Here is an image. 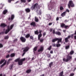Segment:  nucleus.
Masks as SVG:
<instances>
[{"label": "nucleus", "mask_w": 76, "mask_h": 76, "mask_svg": "<svg viewBox=\"0 0 76 76\" xmlns=\"http://www.w3.org/2000/svg\"><path fill=\"white\" fill-rule=\"evenodd\" d=\"M11 1H12V0H8V1L9 3H11Z\"/></svg>", "instance_id": "51"}, {"label": "nucleus", "mask_w": 76, "mask_h": 76, "mask_svg": "<svg viewBox=\"0 0 76 76\" xmlns=\"http://www.w3.org/2000/svg\"><path fill=\"white\" fill-rule=\"evenodd\" d=\"M72 56L69 54H68L67 55L66 57V59L65 58H63V60L64 61H65L66 62H68L69 61H70L71 59H72Z\"/></svg>", "instance_id": "2"}, {"label": "nucleus", "mask_w": 76, "mask_h": 76, "mask_svg": "<svg viewBox=\"0 0 76 76\" xmlns=\"http://www.w3.org/2000/svg\"><path fill=\"white\" fill-rule=\"evenodd\" d=\"M55 30H53V34H55Z\"/></svg>", "instance_id": "57"}, {"label": "nucleus", "mask_w": 76, "mask_h": 76, "mask_svg": "<svg viewBox=\"0 0 76 76\" xmlns=\"http://www.w3.org/2000/svg\"><path fill=\"white\" fill-rule=\"evenodd\" d=\"M64 9V8H63V7H60V9L61 10H63Z\"/></svg>", "instance_id": "37"}, {"label": "nucleus", "mask_w": 76, "mask_h": 76, "mask_svg": "<svg viewBox=\"0 0 76 76\" xmlns=\"http://www.w3.org/2000/svg\"><path fill=\"white\" fill-rule=\"evenodd\" d=\"M68 39V38L67 37L65 39V42H69V40Z\"/></svg>", "instance_id": "22"}, {"label": "nucleus", "mask_w": 76, "mask_h": 76, "mask_svg": "<svg viewBox=\"0 0 76 76\" xmlns=\"http://www.w3.org/2000/svg\"><path fill=\"white\" fill-rule=\"evenodd\" d=\"M63 71H62L60 73L59 76H64V75H63Z\"/></svg>", "instance_id": "13"}, {"label": "nucleus", "mask_w": 76, "mask_h": 76, "mask_svg": "<svg viewBox=\"0 0 76 76\" xmlns=\"http://www.w3.org/2000/svg\"><path fill=\"white\" fill-rule=\"evenodd\" d=\"M69 45L67 46H66L65 47V49L66 50H67V49H69Z\"/></svg>", "instance_id": "29"}, {"label": "nucleus", "mask_w": 76, "mask_h": 76, "mask_svg": "<svg viewBox=\"0 0 76 76\" xmlns=\"http://www.w3.org/2000/svg\"><path fill=\"white\" fill-rule=\"evenodd\" d=\"M10 57V55H8L6 56V58H8Z\"/></svg>", "instance_id": "49"}, {"label": "nucleus", "mask_w": 76, "mask_h": 76, "mask_svg": "<svg viewBox=\"0 0 76 76\" xmlns=\"http://www.w3.org/2000/svg\"><path fill=\"white\" fill-rule=\"evenodd\" d=\"M46 33H43V36L44 37V36L46 35Z\"/></svg>", "instance_id": "50"}, {"label": "nucleus", "mask_w": 76, "mask_h": 76, "mask_svg": "<svg viewBox=\"0 0 76 76\" xmlns=\"http://www.w3.org/2000/svg\"><path fill=\"white\" fill-rule=\"evenodd\" d=\"M3 47V45L2 44H0V48H1Z\"/></svg>", "instance_id": "41"}, {"label": "nucleus", "mask_w": 76, "mask_h": 76, "mask_svg": "<svg viewBox=\"0 0 76 76\" xmlns=\"http://www.w3.org/2000/svg\"><path fill=\"white\" fill-rule=\"evenodd\" d=\"M31 72V70L30 69H28L27 70L26 72L27 73H29Z\"/></svg>", "instance_id": "28"}, {"label": "nucleus", "mask_w": 76, "mask_h": 76, "mask_svg": "<svg viewBox=\"0 0 76 76\" xmlns=\"http://www.w3.org/2000/svg\"><path fill=\"white\" fill-rule=\"evenodd\" d=\"M39 7V5L37 3L33 5L31 8V9L32 10H33L35 8H38Z\"/></svg>", "instance_id": "6"}, {"label": "nucleus", "mask_w": 76, "mask_h": 76, "mask_svg": "<svg viewBox=\"0 0 76 76\" xmlns=\"http://www.w3.org/2000/svg\"><path fill=\"white\" fill-rule=\"evenodd\" d=\"M66 12H69V10L66 9Z\"/></svg>", "instance_id": "44"}, {"label": "nucleus", "mask_w": 76, "mask_h": 76, "mask_svg": "<svg viewBox=\"0 0 76 76\" xmlns=\"http://www.w3.org/2000/svg\"><path fill=\"white\" fill-rule=\"evenodd\" d=\"M51 47H52V46L51 45L48 48V50H50L51 49Z\"/></svg>", "instance_id": "35"}, {"label": "nucleus", "mask_w": 76, "mask_h": 76, "mask_svg": "<svg viewBox=\"0 0 76 76\" xmlns=\"http://www.w3.org/2000/svg\"><path fill=\"white\" fill-rule=\"evenodd\" d=\"M9 63V61H8V62H7V64H8Z\"/></svg>", "instance_id": "62"}, {"label": "nucleus", "mask_w": 76, "mask_h": 76, "mask_svg": "<svg viewBox=\"0 0 76 76\" xmlns=\"http://www.w3.org/2000/svg\"><path fill=\"white\" fill-rule=\"evenodd\" d=\"M28 49H29V48L28 47H26V48H25L24 50H23L24 53H23V55H22V56H23L25 54V52H27L28 50Z\"/></svg>", "instance_id": "8"}, {"label": "nucleus", "mask_w": 76, "mask_h": 76, "mask_svg": "<svg viewBox=\"0 0 76 76\" xmlns=\"http://www.w3.org/2000/svg\"><path fill=\"white\" fill-rule=\"evenodd\" d=\"M70 6H71L72 7H74L75 5L73 4L72 1H69V3L68 4V8H70Z\"/></svg>", "instance_id": "7"}, {"label": "nucleus", "mask_w": 76, "mask_h": 76, "mask_svg": "<svg viewBox=\"0 0 76 76\" xmlns=\"http://www.w3.org/2000/svg\"><path fill=\"white\" fill-rule=\"evenodd\" d=\"M74 39H76V35L74 36Z\"/></svg>", "instance_id": "61"}, {"label": "nucleus", "mask_w": 76, "mask_h": 76, "mask_svg": "<svg viewBox=\"0 0 76 76\" xmlns=\"http://www.w3.org/2000/svg\"><path fill=\"white\" fill-rule=\"evenodd\" d=\"M61 45L60 44H56V46L57 47H60Z\"/></svg>", "instance_id": "33"}, {"label": "nucleus", "mask_w": 76, "mask_h": 76, "mask_svg": "<svg viewBox=\"0 0 76 76\" xmlns=\"http://www.w3.org/2000/svg\"><path fill=\"white\" fill-rule=\"evenodd\" d=\"M30 39L33 40L34 39L33 37L32 36H31L30 37Z\"/></svg>", "instance_id": "39"}, {"label": "nucleus", "mask_w": 76, "mask_h": 76, "mask_svg": "<svg viewBox=\"0 0 76 76\" xmlns=\"http://www.w3.org/2000/svg\"><path fill=\"white\" fill-rule=\"evenodd\" d=\"M22 2H26V0H21Z\"/></svg>", "instance_id": "46"}, {"label": "nucleus", "mask_w": 76, "mask_h": 76, "mask_svg": "<svg viewBox=\"0 0 76 76\" xmlns=\"http://www.w3.org/2000/svg\"><path fill=\"white\" fill-rule=\"evenodd\" d=\"M25 11L27 12H29L30 11V10L29 8L25 9Z\"/></svg>", "instance_id": "14"}, {"label": "nucleus", "mask_w": 76, "mask_h": 76, "mask_svg": "<svg viewBox=\"0 0 76 76\" xmlns=\"http://www.w3.org/2000/svg\"><path fill=\"white\" fill-rule=\"evenodd\" d=\"M56 34H57L58 35H61V33L60 32L57 31L56 32Z\"/></svg>", "instance_id": "16"}, {"label": "nucleus", "mask_w": 76, "mask_h": 76, "mask_svg": "<svg viewBox=\"0 0 76 76\" xmlns=\"http://www.w3.org/2000/svg\"><path fill=\"white\" fill-rule=\"evenodd\" d=\"M52 23H50L49 24V26H51L52 25Z\"/></svg>", "instance_id": "54"}, {"label": "nucleus", "mask_w": 76, "mask_h": 76, "mask_svg": "<svg viewBox=\"0 0 76 76\" xmlns=\"http://www.w3.org/2000/svg\"><path fill=\"white\" fill-rule=\"evenodd\" d=\"M37 47H36L34 48V54H35L34 51H36L37 50Z\"/></svg>", "instance_id": "20"}, {"label": "nucleus", "mask_w": 76, "mask_h": 76, "mask_svg": "<svg viewBox=\"0 0 76 76\" xmlns=\"http://www.w3.org/2000/svg\"><path fill=\"white\" fill-rule=\"evenodd\" d=\"M31 25L33 26H36L35 23V22H33L31 23Z\"/></svg>", "instance_id": "15"}, {"label": "nucleus", "mask_w": 76, "mask_h": 76, "mask_svg": "<svg viewBox=\"0 0 76 76\" xmlns=\"http://www.w3.org/2000/svg\"><path fill=\"white\" fill-rule=\"evenodd\" d=\"M56 45L55 44H52V46L53 47H56Z\"/></svg>", "instance_id": "45"}, {"label": "nucleus", "mask_w": 76, "mask_h": 76, "mask_svg": "<svg viewBox=\"0 0 76 76\" xmlns=\"http://www.w3.org/2000/svg\"><path fill=\"white\" fill-rule=\"evenodd\" d=\"M42 36V34H40L39 35H38V39L40 40V38Z\"/></svg>", "instance_id": "19"}, {"label": "nucleus", "mask_w": 76, "mask_h": 76, "mask_svg": "<svg viewBox=\"0 0 76 76\" xmlns=\"http://www.w3.org/2000/svg\"><path fill=\"white\" fill-rule=\"evenodd\" d=\"M74 75V73H71L70 74V76H73Z\"/></svg>", "instance_id": "42"}, {"label": "nucleus", "mask_w": 76, "mask_h": 76, "mask_svg": "<svg viewBox=\"0 0 76 76\" xmlns=\"http://www.w3.org/2000/svg\"><path fill=\"white\" fill-rule=\"evenodd\" d=\"M13 26H14L13 24L11 26L10 28L9 27V26H7V29L6 30L5 34H7L8 33V32L12 29V28H13Z\"/></svg>", "instance_id": "3"}, {"label": "nucleus", "mask_w": 76, "mask_h": 76, "mask_svg": "<svg viewBox=\"0 0 76 76\" xmlns=\"http://www.w3.org/2000/svg\"><path fill=\"white\" fill-rule=\"evenodd\" d=\"M38 13L39 15H41V10H40L39 11H38L37 12Z\"/></svg>", "instance_id": "30"}, {"label": "nucleus", "mask_w": 76, "mask_h": 76, "mask_svg": "<svg viewBox=\"0 0 76 76\" xmlns=\"http://www.w3.org/2000/svg\"><path fill=\"white\" fill-rule=\"evenodd\" d=\"M14 18V15H12L11 16V18H10L9 19V20H13V19Z\"/></svg>", "instance_id": "12"}, {"label": "nucleus", "mask_w": 76, "mask_h": 76, "mask_svg": "<svg viewBox=\"0 0 76 76\" xmlns=\"http://www.w3.org/2000/svg\"><path fill=\"white\" fill-rule=\"evenodd\" d=\"M30 36V35L29 34H28L26 36V38H28Z\"/></svg>", "instance_id": "26"}, {"label": "nucleus", "mask_w": 76, "mask_h": 76, "mask_svg": "<svg viewBox=\"0 0 76 76\" xmlns=\"http://www.w3.org/2000/svg\"><path fill=\"white\" fill-rule=\"evenodd\" d=\"M15 56V53H12L10 55V57H14Z\"/></svg>", "instance_id": "24"}, {"label": "nucleus", "mask_w": 76, "mask_h": 76, "mask_svg": "<svg viewBox=\"0 0 76 76\" xmlns=\"http://www.w3.org/2000/svg\"><path fill=\"white\" fill-rule=\"evenodd\" d=\"M42 31V30H39V33L40 34H41V33Z\"/></svg>", "instance_id": "58"}, {"label": "nucleus", "mask_w": 76, "mask_h": 76, "mask_svg": "<svg viewBox=\"0 0 76 76\" xmlns=\"http://www.w3.org/2000/svg\"><path fill=\"white\" fill-rule=\"evenodd\" d=\"M68 22V21L67 20H65V23H66Z\"/></svg>", "instance_id": "59"}, {"label": "nucleus", "mask_w": 76, "mask_h": 76, "mask_svg": "<svg viewBox=\"0 0 76 76\" xmlns=\"http://www.w3.org/2000/svg\"><path fill=\"white\" fill-rule=\"evenodd\" d=\"M62 40V38H56V39H53L52 40V42H56V41L58 40V44L59 42H61V41Z\"/></svg>", "instance_id": "5"}, {"label": "nucleus", "mask_w": 76, "mask_h": 76, "mask_svg": "<svg viewBox=\"0 0 76 76\" xmlns=\"http://www.w3.org/2000/svg\"><path fill=\"white\" fill-rule=\"evenodd\" d=\"M7 10H5L3 12V14L4 15H5L7 13Z\"/></svg>", "instance_id": "18"}, {"label": "nucleus", "mask_w": 76, "mask_h": 76, "mask_svg": "<svg viewBox=\"0 0 76 76\" xmlns=\"http://www.w3.org/2000/svg\"><path fill=\"white\" fill-rule=\"evenodd\" d=\"M50 19H51L50 16H49L48 17V19L49 20Z\"/></svg>", "instance_id": "43"}, {"label": "nucleus", "mask_w": 76, "mask_h": 76, "mask_svg": "<svg viewBox=\"0 0 76 76\" xmlns=\"http://www.w3.org/2000/svg\"><path fill=\"white\" fill-rule=\"evenodd\" d=\"M52 31H53V29L52 28H50V32H52Z\"/></svg>", "instance_id": "52"}, {"label": "nucleus", "mask_w": 76, "mask_h": 76, "mask_svg": "<svg viewBox=\"0 0 76 76\" xmlns=\"http://www.w3.org/2000/svg\"><path fill=\"white\" fill-rule=\"evenodd\" d=\"M53 7H50V9H49V10H50L51 9H52Z\"/></svg>", "instance_id": "55"}, {"label": "nucleus", "mask_w": 76, "mask_h": 76, "mask_svg": "<svg viewBox=\"0 0 76 76\" xmlns=\"http://www.w3.org/2000/svg\"><path fill=\"white\" fill-rule=\"evenodd\" d=\"M13 66L12 65H11L10 66V70L12 69Z\"/></svg>", "instance_id": "36"}, {"label": "nucleus", "mask_w": 76, "mask_h": 76, "mask_svg": "<svg viewBox=\"0 0 76 76\" xmlns=\"http://www.w3.org/2000/svg\"><path fill=\"white\" fill-rule=\"evenodd\" d=\"M12 58H10V59H9V60H8V61H12Z\"/></svg>", "instance_id": "47"}, {"label": "nucleus", "mask_w": 76, "mask_h": 76, "mask_svg": "<svg viewBox=\"0 0 76 76\" xmlns=\"http://www.w3.org/2000/svg\"><path fill=\"white\" fill-rule=\"evenodd\" d=\"M40 76H44V75L42 74V75H40Z\"/></svg>", "instance_id": "64"}, {"label": "nucleus", "mask_w": 76, "mask_h": 76, "mask_svg": "<svg viewBox=\"0 0 76 76\" xmlns=\"http://www.w3.org/2000/svg\"><path fill=\"white\" fill-rule=\"evenodd\" d=\"M51 56V55L50 54H48V58H50Z\"/></svg>", "instance_id": "38"}, {"label": "nucleus", "mask_w": 76, "mask_h": 76, "mask_svg": "<svg viewBox=\"0 0 76 76\" xmlns=\"http://www.w3.org/2000/svg\"><path fill=\"white\" fill-rule=\"evenodd\" d=\"M64 27H65V29H68L69 28V26H68L65 25Z\"/></svg>", "instance_id": "27"}, {"label": "nucleus", "mask_w": 76, "mask_h": 76, "mask_svg": "<svg viewBox=\"0 0 76 76\" xmlns=\"http://www.w3.org/2000/svg\"><path fill=\"white\" fill-rule=\"evenodd\" d=\"M20 39L21 40L22 42H25L26 41V39L25 38H24L23 37H21L20 38Z\"/></svg>", "instance_id": "9"}, {"label": "nucleus", "mask_w": 76, "mask_h": 76, "mask_svg": "<svg viewBox=\"0 0 76 76\" xmlns=\"http://www.w3.org/2000/svg\"><path fill=\"white\" fill-rule=\"evenodd\" d=\"M53 64V62H51L50 64H49V66L51 68V66Z\"/></svg>", "instance_id": "31"}, {"label": "nucleus", "mask_w": 76, "mask_h": 76, "mask_svg": "<svg viewBox=\"0 0 76 76\" xmlns=\"http://www.w3.org/2000/svg\"><path fill=\"white\" fill-rule=\"evenodd\" d=\"M56 20L58 21L59 20V18L58 17H57L56 19Z\"/></svg>", "instance_id": "56"}, {"label": "nucleus", "mask_w": 76, "mask_h": 76, "mask_svg": "<svg viewBox=\"0 0 76 76\" xmlns=\"http://www.w3.org/2000/svg\"><path fill=\"white\" fill-rule=\"evenodd\" d=\"M9 38V37H8V36H6L4 38V39H8Z\"/></svg>", "instance_id": "34"}, {"label": "nucleus", "mask_w": 76, "mask_h": 76, "mask_svg": "<svg viewBox=\"0 0 76 76\" xmlns=\"http://www.w3.org/2000/svg\"><path fill=\"white\" fill-rule=\"evenodd\" d=\"M71 37V36H68V37H67V38H68V39H69L70 38V37Z\"/></svg>", "instance_id": "53"}, {"label": "nucleus", "mask_w": 76, "mask_h": 76, "mask_svg": "<svg viewBox=\"0 0 76 76\" xmlns=\"http://www.w3.org/2000/svg\"><path fill=\"white\" fill-rule=\"evenodd\" d=\"M7 25L4 23L1 24V26L3 27H5Z\"/></svg>", "instance_id": "17"}, {"label": "nucleus", "mask_w": 76, "mask_h": 76, "mask_svg": "<svg viewBox=\"0 0 76 76\" xmlns=\"http://www.w3.org/2000/svg\"><path fill=\"white\" fill-rule=\"evenodd\" d=\"M25 60V58H24L22 59H20V58H18L16 59L15 61V62H18V64L19 65H21L23 64V62Z\"/></svg>", "instance_id": "1"}, {"label": "nucleus", "mask_w": 76, "mask_h": 76, "mask_svg": "<svg viewBox=\"0 0 76 76\" xmlns=\"http://www.w3.org/2000/svg\"><path fill=\"white\" fill-rule=\"evenodd\" d=\"M43 50V47H41L38 50V52H40L42 51Z\"/></svg>", "instance_id": "10"}, {"label": "nucleus", "mask_w": 76, "mask_h": 76, "mask_svg": "<svg viewBox=\"0 0 76 76\" xmlns=\"http://www.w3.org/2000/svg\"><path fill=\"white\" fill-rule=\"evenodd\" d=\"M4 62L3 64L2 65H1V67H2L4 66L5 65L6 63H7V61L5 60L4 59H3L1 60V61L0 62V64H1L2 63Z\"/></svg>", "instance_id": "4"}, {"label": "nucleus", "mask_w": 76, "mask_h": 76, "mask_svg": "<svg viewBox=\"0 0 76 76\" xmlns=\"http://www.w3.org/2000/svg\"><path fill=\"white\" fill-rule=\"evenodd\" d=\"M50 53L52 54L53 53V52L52 50H51L50 51Z\"/></svg>", "instance_id": "48"}, {"label": "nucleus", "mask_w": 76, "mask_h": 76, "mask_svg": "<svg viewBox=\"0 0 76 76\" xmlns=\"http://www.w3.org/2000/svg\"><path fill=\"white\" fill-rule=\"evenodd\" d=\"M44 41L43 39H40V41L41 42H43Z\"/></svg>", "instance_id": "40"}, {"label": "nucleus", "mask_w": 76, "mask_h": 76, "mask_svg": "<svg viewBox=\"0 0 76 76\" xmlns=\"http://www.w3.org/2000/svg\"><path fill=\"white\" fill-rule=\"evenodd\" d=\"M65 26V25L64 23L61 24V27H64Z\"/></svg>", "instance_id": "25"}, {"label": "nucleus", "mask_w": 76, "mask_h": 76, "mask_svg": "<svg viewBox=\"0 0 76 76\" xmlns=\"http://www.w3.org/2000/svg\"><path fill=\"white\" fill-rule=\"evenodd\" d=\"M66 12H64L61 14V15L62 17H64L66 16Z\"/></svg>", "instance_id": "11"}, {"label": "nucleus", "mask_w": 76, "mask_h": 76, "mask_svg": "<svg viewBox=\"0 0 76 76\" xmlns=\"http://www.w3.org/2000/svg\"><path fill=\"white\" fill-rule=\"evenodd\" d=\"M74 53V51L73 50H72L71 51V52H70V55H72Z\"/></svg>", "instance_id": "32"}, {"label": "nucleus", "mask_w": 76, "mask_h": 76, "mask_svg": "<svg viewBox=\"0 0 76 76\" xmlns=\"http://www.w3.org/2000/svg\"><path fill=\"white\" fill-rule=\"evenodd\" d=\"M31 0H28V2H30L31 1Z\"/></svg>", "instance_id": "63"}, {"label": "nucleus", "mask_w": 76, "mask_h": 76, "mask_svg": "<svg viewBox=\"0 0 76 76\" xmlns=\"http://www.w3.org/2000/svg\"><path fill=\"white\" fill-rule=\"evenodd\" d=\"M39 32L38 31V30H37L36 31H35V34H36L38 35Z\"/></svg>", "instance_id": "23"}, {"label": "nucleus", "mask_w": 76, "mask_h": 76, "mask_svg": "<svg viewBox=\"0 0 76 76\" xmlns=\"http://www.w3.org/2000/svg\"><path fill=\"white\" fill-rule=\"evenodd\" d=\"M74 36V34H72V35H71V38H73V37Z\"/></svg>", "instance_id": "60"}, {"label": "nucleus", "mask_w": 76, "mask_h": 76, "mask_svg": "<svg viewBox=\"0 0 76 76\" xmlns=\"http://www.w3.org/2000/svg\"><path fill=\"white\" fill-rule=\"evenodd\" d=\"M35 21L36 22H38L39 20H38V18L36 17H35Z\"/></svg>", "instance_id": "21"}]
</instances>
